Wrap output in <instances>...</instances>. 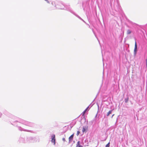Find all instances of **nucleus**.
<instances>
[{"label": "nucleus", "instance_id": "6e6552de", "mask_svg": "<svg viewBox=\"0 0 147 147\" xmlns=\"http://www.w3.org/2000/svg\"><path fill=\"white\" fill-rule=\"evenodd\" d=\"M88 107L82 113V115L83 116L84 115L85 113H86V111L87 110V109H88Z\"/></svg>", "mask_w": 147, "mask_h": 147}, {"label": "nucleus", "instance_id": "f257e3e1", "mask_svg": "<svg viewBox=\"0 0 147 147\" xmlns=\"http://www.w3.org/2000/svg\"><path fill=\"white\" fill-rule=\"evenodd\" d=\"M137 43L136 40H135V47L134 50V53L136 55L137 51Z\"/></svg>", "mask_w": 147, "mask_h": 147}, {"label": "nucleus", "instance_id": "f03ea898", "mask_svg": "<svg viewBox=\"0 0 147 147\" xmlns=\"http://www.w3.org/2000/svg\"><path fill=\"white\" fill-rule=\"evenodd\" d=\"M58 7L59 9H63V5L61 3H59L58 4Z\"/></svg>", "mask_w": 147, "mask_h": 147}, {"label": "nucleus", "instance_id": "423d86ee", "mask_svg": "<svg viewBox=\"0 0 147 147\" xmlns=\"http://www.w3.org/2000/svg\"><path fill=\"white\" fill-rule=\"evenodd\" d=\"M87 129V127H83L82 129V131L83 132H84Z\"/></svg>", "mask_w": 147, "mask_h": 147}, {"label": "nucleus", "instance_id": "ddd939ff", "mask_svg": "<svg viewBox=\"0 0 147 147\" xmlns=\"http://www.w3.org/2000/svg\"><path fill=\"white\" fill-rule=\"evenodd\" d=\"M62 140H63L64 142H65V138H62Z\"/></svg>", "mask_w": 147, "mask_h": 147}, {"label": "nucleus", "instance_id": "4468645a", "mask_svg": "<svg viewBox=\"0 0 147 147\" xmlns=\"http://www.w3.org/2000/svg\"><path fill=\"white\" fill-rule=\"evenodd\" d=\"M54 3H55V2H53Z\"/></svg>", "mask_w": 147, "mask_h": 147}, {"label": "nucleus", "instance_id": "9d476101", "mask_svg": "<svg viewBox=\"0 0 147 147\" xmlns=\"http://www.w3.org/2000/svg\"><path fill=\"white\" fill-rule=\"evenodd\" d=\"M128 100H129V98L128 97H127V98H125V102L127 103L128 102Z\"/></svg>", "mask_w": 147, "mask_h": 147}, {"label": "nucleus", "instance_id": "20e7f679", "mask_svg": "<svg viewBox=\"0 0 147 147\" xmlns=\"http://www.w3.org/2000/svg\"><path fill=\"white\" fill-rule=\"evenodd\" d=\"M74 134H73L69 137V143H70L71 141H72L74 137Z\"/></svg>", "mask_w": 147, "mask_h": 147}, {"label": "nucleus", "instance_id": "39448f33", "mask_svg": "<svg viewBox=\"0 0 147 147\" xmlns=\"http://www.w3.org/2000/svg\"><path fill=\"white\" fill-rule=\"evenodd\" d=\"M80 141H78L77 142V144H76V147H83V146L80 145Z\"/></svg>", "mask_w": 147, "mask_h": 147}, {"label": "nucleus", "instance_id": "7ed1b4c3", "mask_svg": "<svg viewBox=\"0 0 147 147\" xmlns=\"http://www.w3.org/2000/svg\"><path fill=\"white\" fill-rule=\"evenodd\" d=\"M51 142L54 143V145L55 144V136L53 135L52 136Z\"/></svg>", "mask_w": 147, "mask_h": 147}, {"label": "nucleus", "instance_id": "9b49d317", "mask_svg": "<svg viewBox=\"0 0 147 147\" xmlns=\"http://www.w3.org/2000/svg\"><path fill=\"white\" fill-rule=\"evenodd\" d=\"M110 142H109L107 144L106 146V147H109L110 146Z\"/></svg>", "mask_w": 147, "mask_h": 147}, {"label": "nucleus", "instance_id": "f8f14e48", "mask_svg": "<svg viewBox=\"0 0 147 147\" xmlns=\"http://www.w3.org/2000/svg\"><path fill=\"white\" fill-rule=\"evenodd\" d=\"M80 133V131H78L77 132V134H76L77 135V136H78L79 135Z\"/></svg>", "mask_w": 147, "mask_h": 147}, {"label": "nucleus", "instance_id": "1a4fd4ad", "mask_svg": "<svg viewBox=\"0 0 147 147\" xmlns=\"http://www.w3.org/2000/svg\"><path fill=\"white\" fill-rule=\"evenodd\" d=\"M112 111H109L107 113V116H109V115L111 113Z\"/></svg>", "mask_w": 147, "mask_h": 147}, {"label": "nucleus", "instance_id": "0eeeda50", "mask_svg": "<svg viewBox=\"0 0 147 147\" xmlns=\"http://www.w3.org/2000/svg\"><path fill=\"white\" fill-rule=\"evenodd\" d=\"M131 31L129 30H128L127 31V34H131Z\"/></svg>", "mask_w": 147, "mask_h": 147}]
</instances>
